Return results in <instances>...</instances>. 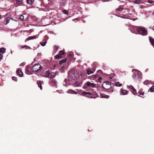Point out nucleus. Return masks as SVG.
I'll use <instances>...</instances> for the list:
<instances>
[{
    "instance_id": "1",
    "label": "nucleus",
    "mask_w": 154,
    "mask_h": 154,
    "mask_svg": "<svg viewBox=\"0 0 154 154\" xmlns=\"http://www.w3.org/2000/svg\"><path fill=\"white\" fill-rule=\"evenodd\" d=\"M42 68V66L39 64H35L33 65L32 67V71L37 73L40 72Z\"/></svg>"
},
{
    "instance_id": "2",
    "label": "nucleus",
    "mask_w": 154,
    "mask_h": 154,
    "mask_svg": "<svg viewBox=\"0 0 154 154\" xmlns=\"http://www.w3.org/2000/svg\"><path fill=\"white\" fill-rule=\"evenodd\" d=\"M137 31L139 34L143 35H147V31L144 27H139L137 29Z\"/></svg>"
},
{
    "instance_id": "3",
    "label": "nucleus",
    "mask_w": 154,
    "mask_h": 154,
    "mask_svg": "<svg viewBox=\"0 0 154 154\" xmlns=\"http://www.w3.org/2000/svg\"><path fill=\"white\" fill-rule=\"evenodd\" d=\"M82 94L83 96H85L89 98H95L97 97L96 94H92L90 92L83 91L82 92Z\"/></svg>"
},
{
    "instance_id": "4",
    "label": "nucleus",
    "mask_w": 154,
    "mask_h": 154,
    "mask_svg": "<svg viewBox=\"0 0 154 154\" xmlns=\"http://www.w3.org/2000/svg\"><path fill=\"white\" fill-rule=\"evenodd\" d=\"M133 78L136 80L140 81L142 77L141 74L138 72H134L133 75Z\"/></svg>"
},
{
    "instance_id": "5",
    "label": "nucleus",
    "mask_w": 154,
    "mask_h": 154,
    "mask_svg": "<svg viewBox=\"0 0 154 154\" xmlns=\"http://www.w3.org/2000/svg\"><path fill=\"white\" fill-rule=\"evenodd\" d=\"M102 86L103 88L106 90L109 89L111 87L110 82L106 81L103 84Z\"/></svg>"
},
{
    "instance_id": "6",
    "label": "nucleus",
    "mask_w": 154,
    "mask_h": 154,
    "mask_svg": "<svg viewBox=\"0 0 154 154\" xmlns=\"http://www.w3.org/2000/svg\"><path fill=\"white\" fill-rule=\"evenodd\" d=\"M65 53L63 51L61 50L59 51L58 54L55 56L54 59H57L62 57V55L64 54Z\"/></svg>"
},
{
    "instance_id": "7",
    "label": "nucleus",
    "mask_w": 154,
    "mask_h": 154,
    "mask_svg": "<svg viewBox=\"0 0 154 154\" xmlns=\"http://www.w3.org/2000/svg\"><path fill=\"white\" fill-rule=\"evenodd\" d=\"M26 72L28 75H30L32 74V72L31 71V66H27L26 69Z\"/></svg>"
},
{
    "instance_id": "8",
    "label": "nucleus",
    "mask_w": 154,
    "mask_h": 154,
    "mask_svg": "<svg viewBox=\"0 0 154 154\" xmlns=\"http://www.w3.org/2000/svg\"><path fill=\"white\" fill-rule=\"evenodd\" d=\"M86 84L88 87L93 88L96 87V84L94 83H91L89 82H86Z\"/></svg>"
},
{
    "instance_id": "9",
    "label": "nucleus",
    "mask_w": 154,
    "mask_h": 154,
    "mask_svg": "<svg viewBox=\"0 0 154 154\" xmlns=\"http://www.w3.org/2000/svg\"><path fill=\"white\" fill-rule=\"evenodd\" d=\"M82 84V81L76 82L75 83L72 84V85L74 87H80Z\"/></svg>"
},
{
    "instance_id": "10",
    "label": "nucleus",
    "mask_w": 154,
    "mask_h": 154,
    "mask_svg": "<svg viewBox=\"0 0 154 154\" xmlns=\"http://www.w3.org/2000/svg\"><path fill=\"white\" fill-rule=\"evenodd\" d=\"M120 94L122 95H125L128 94V91L125 90L123 89L122 88L120 90Z\"/></svg>"
},
{
    "instance_id": "11",
    "label": "nucleus",
    "mask_w": 154,
    "mask_h": 154,
    "mask_svg": "<svg viewBox=\"0 0 154 154\" xmlns=\"http://www.w3.org/2000/svg\"><path fill=\"white\" fill-rule=\"evenodd\" d=\"M37 35H35L32 36H29L25 40V42H26L27 41H28L29 40L33 39H35L36 38H37Z\"/></svg>"
},
{
    "instance_id": "12",
    "label": "nucleus",
    "mask_w": 154,
    "mask_h": 154,
    "mask_svg": "<svg viewBox=\"0 0 154 154\" xmlns=\"http://www.w3.org/2000/svg\"><path fill=\"white\" fill-rule=\"evenodd\" d=\"M130 28V30L133 33H134L135 32V30H136V27L135 26H130L129 27Z\"/></svg>"
},
{
    "instance_id": "13",
    "label": "nucleus",
    "mask_w": 154,
    "mask_h": 154,
    "mask_svg": "<svg viewBox=\"0 0 154 154\" xmlns=\"http://www.w3.org/2000/svg\"><path fill=\"white\" fill-rule=\"evenodd\" d=\"M100 97L101 98H108L109 97V96L108 95H106L104 94H100Z\"/></svg>"
},
{
    "instance_id": "14",
    "label": "nucleus",
    "mask_w": 154,
    "mask_h": 154,
    "mask_svg": "<svg viewBox=\"0 0 154 154\" xmlns=\"http://www.w3.org/2000/svg\"><path fill=\"white\" fill-rule=\"evenodd\" d=\"M17 75H19L20 77H21L23 76V72L20 69L17 70Z\"/></svg>"
},
{
    "instance_id": "15",
    "label": "nucleus",
    "mask_w": 154,
    "mask_h": 154,
    "mask_svg": "<svg viewBox=\"0 0 154 154\" xmlns=\"http://www.w3.org/2000/svg\"><path fill=\"white\" fill-rule=\"evenodd\" d=\"M42 82L40 81H38L37 82L38 86L40 88L41 90L42 89Z\"/></svg>"
},
{
    "instance_id": "16",
    "label": "nucleus",
    "mask_w": 154,
    "mask_h": 154,
    "mask_svg": "<svg viewBox=\"0 0 154 154\" xmlns=\"http://www.w3.org/2000/svg\"><path fill=\"white\" fill-rule=\"evenodd\" d=\"M68 93L69 94H77V92L76 91L71 89H69L68 90Z\"/></svg>"
},
{
    "instance_id": "17",
    "label": "nucleus",
    "mask_w": 154,
    "mask_h": 154,
    "mask_svg": "<svg viewBox=\"0 0 154 154\" xmlns=\"http://www.w3.org/2000/svg\"><path fill=\"white\" fill-rule=\"evenodd\" d=\"M138 93L139 94H140V95H143L144 94V92L143 91V89H140V90L138 91Z\"/></svg>"
},
{
    "instance_id": "18",
    "label": "nucleus",
    "mask_w": 154,
    "mask_h": 154,
    "mask_svg": "<svg viewBox=\"0 0 154 154\" xmlns=\"http://www.w3.org/2000/svg\"><path fill=\"white\" fill-rule=\"evenodd\" d=\"M6 51V49L2 48H0V53H2V54L4 53Z\"/></svg>"
},
{
    "instance_id": "19",
    "label": "nucleus",
    "mask_w": 154,
    "mask_h": 154,
    "mask_svg": "<svg viewBox=\"0 0 154 154\" xmlns=\"http://www.w3.org/2000/svg\"><path fill=\"white\" fill-rule=\"evenodd\" d=\"M67 60L66 59H63L59 61V64L60 65H61L62 64L65 63Z\"/></svg>"
},
{
    "instance_id": "20",
    "label": "nucleus",
    "mask_w": 154,
    "mask_h": 154,
    "mask_svg": "<svg viewBox=\"0 0 154 154\" xmlns=\"http://www.w3.org/2000/svg\"><path fill=\"white\" fill-rule=\"evenodd\" d=\"M87 73L88 75H89L93 73V71L91 70L90 69H88L87 70Z\"/></svg>"
},
{
    "instance_id": "21",
    "label": "nucleus",
    "mask_w": 154,
    "mask_h": 154,
    "mask_svg": "<svg viewBox=\"0 0 154 154\" xmlns=\"http://www.w3.org/2000/svg\"><path fill=\"white\" fill-rule=\"evenodd\" d=\"M50 74V72H49V70H47L45 72V76L47 77H48L49 76V74Z\"/></svg>"
},
{
    "instance_id": "22",
    "label": "nucleus",
    "mask_w": 154,
    "mask_h": 154,
    "mask_svg": "<svg viewBox=\"0 0 154 154\" xmlns=\"http://www.w3.org/2000/svg\"><path fill=\"white\" fill-rule=\"evenodd\" d=\"M27 3L30 5H32L33 4L34 0H27Z\"/></svg>"
},
{
    "instance_id": "23",
    "label": "nucleus",
    "mask_w": 154,
    "mask_h": 154,
    "mask_svg": "<svg viewBox=\"0 0 154 154\" xmlns=\"http://www.w3.org/2000/svg\"><path fill=\"white\" fill-rule=\"evenodd\" d=\"M150 82L148 80H145L143 84L145 85H147L150 84Z\"/></svg>"
},
{
    "instance_id": "24",
    "label": "nucleus",
    "mask_w": 154,
    "mask_h": 154,
    "mask_svg": "<svg viewBox=\"0 0 154 154\" xmlns=\"http://www.w3.org/2000/svg\"><path fill=\"white\" fill-rule=\"evenodd\" d=\"M132 93L135 95H137V93L136 91V90L134 89V88L132 90Z\"/></svg>"
},
{
    "instance_id": "25",
    "label": "nucleus",
    "mask_w": 154,
    "mask_h": 154,
    "mask_svg": "<svg viewBox=\"0 0 154 154\" xmlns=\"http://www.w3.org/2000/svg\"><path fill=\"white\" fill-rule=\"evenodd\" d=\"M115 85L116 86L120 87L122 85V84L120 83L119 82H117L115 83Z\"/></svg>"
},
{
    "instance_id": "26",
    "label": "nucleus",
    "mask_w": 154,
    "mask_h": 154,
    "mask_svg": "<svg viewBox=\"0 0 154 154\" xmlns=\"http://www.w3.org/2000/svg\"><path fill=\"white\" fill-rule=\"evenodd\" d=\"M149 90L151 92H154V86H152L150 88H149Z\"/></svg>"
},
{
    "instance_id": "27",
    "label": "nucleus",
    "mask_w": 154,
    "mask_h": 154,
    "mask_svg": "<svg viewBox=\"0 0 154 154\" xmlns=\"http://www.w3.org/2000/svg\"><path fill=\"white\" fill-rule=\"evenodd\" d=\"M134 3L136 4H139L141 3L140 0H136L134 1Z\"/></svg>"
},
{
    "instance_id": "28",
    "label": "nucleus",
    "mask_w": 154,
    "mask_h": 154,
    "mask_svg": "<svg viewBox=\"0 0 154 154\" xmlns=\"http://www.w3.org/2000/svg\"><path fill=\"white\" fill-rule=\"evenodd\" d=\"M57 82L55 80L52 79L51 81V83L54 85H56Z\"/></svg>"
},
{
    "instance_id": "29",
    "label": "nucleus",
    "mask_w": 154,
    "mask_h": 154,
    "mask_svg": "<svg viewBox=\"0 0 154 154\" xmlns=\"http://www.w3.org/2000/svg\"><path fill=\"white\" fill-rule=\"evenodd\" d=\"M97 77V75H92L91 79L94 80Z\"/></svg>"
},
{
    "instance_id": "30",
    "label": "nucleus",
    "mask_w": 154,
    "mask_h": 154,
    "mask_svg": "<svg viewBox=\"0 0 154 154\" xmlns=\"http://www.w3.org/2000/svg\"><path fill=\"white\" fill-rule=\"evenodd\" d=\"M123 9H124V8H123L119 7V8H117V9H116V10L117 11H122V10H123Z\"/></svg>"
},
{
    "instance_id": "31",
    "label": "nucleus",
    "mask_w": 154,
    "mask_h": 154,
    "mask_svg": "<svg viewBox=\"0 0 154 154\" xmlns=\"http://www.w3.org/2000/svg\"><path fill=\"white\" fill-rule=\"evenodd\" d=\"M62 12H63V13L65 14H68V11L65 10V9H63L62 11Z\"/></svg>"
},
{
    "instance_id": "32",
    "label": "nucleus",
    "mask_w": 154,
    "mask_h": 154,
    "mask_svg": "<svg viewBox=\"0 0 154 154\" xmlns=\"http://www.w3.org/2000/svg\"><path fill=\"white\" fill-rule=\"evenodd\" d=\"M106 90H107V91L109 92V93H111L113 91V90L112 88L110 89V88L109 89H106Z\"/></svg>"
},
{
    "instance_id": "33",
    "label": "nucleus",
    "mask_w": 154,
    "mask_h": 154,
    "mask_svg": "<svg viewBox=\"0 0 154 154\" xmlns=\"http://www.w3.org/2000/svg\"><path fill=\"white\" fill-rule=\"evenodd\" d=\"M19 18L20 20H23L24 19V17L23 15H20L19 16Z\"/></svg>"
},
{
    "instance_id": "34",
    "label": "nucleus",
    "mask_w": 154,
    "mask_h": 154,
    "mask_svg": "<svg viewBox=\"0 0 154 154\" xmlns=\"http://www.w3.org/2000/svg\"><path fill=\"white\" fill-rule=\"evenodd\" d=\"M46 43H47V42L46 41V42L40 43V44L42 46H44L45 45V44Z\"/></svg>"
},
{
    "instance_id": "35",
    "label": "nucleus",
    "mask_w": 154,
    "mask_h": 154,
    "mask_svg": "<svg viewBox=\"0 0 154 154\" xmlns=\"http://www.w3.org/2000/svg\"><path fill=\"white\" fill-rule=\"evenodd\" d=\"M128 87L129 88H130V89H132V90L134 88L133 86L131 85H129V86H128Z\"/></svg>"
},
{
    "instance_id": "36",
    "label": "nucleus",
    "mask_w": 154,
    "mask_h": 154,
    "mask_svg": "<svg viewBox=\"0 0 154 154\" xmlns=\"http://www.w3.org/2000/svg\"><path fill=\"white\" fill-rule=\"evenodd\" d=\"M12 79L13 80H14L15 81H17V78L15 77H12Z\"/></svg>"
},
{
    "instance_id": "37",
    "label": "nucleus",
    "mask_w": 154,
    "mask_h": 154,
    "mask_svg": "<svg viewBox=\"0 0 154 154\" xmlns=\"http://www.w3.org/2000/svg\"><path fill=\"white\" fill-rule=\"evenodd\" d=\"M22 2V1H17L16 2V3L17 4H19Z\"/></svg>"
},
{
    "instance_id": "38",
    "label": "nucleus",
    "mask_w": 154,
    "mask_h": 154,
    "mask_svg": "<svg viewBox=\"0 0 154 154\" xmlns=\"http://www.w3.org/2000/svg\"><path fill=\"white\" fill-rule=\"evenodd\" d=\"M102 79V77H100L98 79V82H101Z\"/></svg>"
},
{
    "instance_id": "39",
    "label": "nucleus",
    "mask_w": 154,
    "mask_h": 154,
    "mask_svg": "<svg viewBox=\"0 0 154 154\" xmlns=\"http://www.w3.org/2000/svg\"><path fill=\"white\" fill-rule=\"evenodd\" d=\"M97 65V63L95 62H94L93 63V66L94 67H95Z\"/></svg>"
},
{
    "instance_id": "40",
    "label": "nucleus",
    "mask_w": 154,
    "mask_h": 154,
    "mask_svg": "<svg viewBox=\"0 0 154 154\" xmlns=\"http://www.w3.org/2000/svg\"><path fill=\"white\" fill-rule=\"evenodd\" d=\"M10 20V19H7L6 21V23L5 24H6L8 23L9 22V21Z\"/></svg>"
},
{
    "instance_id": "41",
    "label": "nucleus",
    "mask_w": 154,
    "mask_h": 154,
    "mask_svg": "<svg viewBox=\"0 0 154 154\" xmlns=\"http://www.w3.org/2000/svg\"><path fill=\"white\" fill-rule=\"evenodd\" d=\"M3 56L2 54H0V60L2 59L3 57Z\"/></svg>"
},
{
    "instance_id": "42",
    "label": "nucleus",
    "mask_w": 154,
    "mask_h": 154,
    "mask_svg": "<svg viewBox=\"0 0 154 154\" xmlns=\"http://www.w3.org/2000/svg\"><path fill=\"white\" fill-rule=\"evenodd\" d=\"M95 67H94L92 69L93 71L94 72L95 71Z\"/></svg>"
},
{
    "instance_id": "43",
    "label": "nucleus",
    "mask_w": 154,
    "mask_h": 154,
    "mask_svg": "<svg viewBox=\"0 0 154 154\" xmlns=\"http://www.w3.org/2000/svg\"><path fill=\"white\" fill-rule=\"evenodd\" d=\"M60 4H61V5H65V2H63V3H60Z\"/></svg>"
},
{
    "instance_id": "44",
    "label": "nucleus",
    "mask_w": 154,
    "mask_h": 154,
    "mask_svg": "<svg viewBox=\"0 0 154 154\" xmlns=\"http://www.w3.org/2000/svg\"><path fill=\"white\" fill-rule=\"evenodd\" d=\"M68 56H69V57H72V54H68Z\"/></svg>"
},
{
    "instance_id": "45",
    "label": "nucleus",
    "mask_w": 154,
    "mask_h": 154,
    "mask_svg": "<svg viewBox=\"0 0 154 154\" xmlns=\"http://www.w3.org/2000/svg\"><path fill=\"white\" fill-rule=\"evenodd\" d=\"M54 48L55 49H56V50H57L58 48V47L57 46H55V47H54Z\"/></svg>"
},
{
    "instance_id": "46",
    "label": "nucleus",
    "mask_w": 154,
    "mask_h": 154,
    "mask_svg": "<svg viewBox=\"0 0 154 154\" xmlns=\"http://www.w3.org/2000/svg\"><path fill=\"white\" fill-rule=\"evenodd\" d=\"M25 63L24 62V63H21L20 64V66H22L23 65H25Z\"/></svg>"
},
{
    "instance_id": "47",
    "label": "nucleus",
    "mask_w": 154,
    "mask_h": 154,
    "mask_svg": "<svg viewBox=\"0 0 154 154\" xmlns=\"http://www.w3.org/2000/svg\"><path fill=\"white\" fill-rule=\"evenodd\" d=\"M55 76V75H51V78H53Z\"/></svg>"
},
{
    "instance_id": "48",
    "label": "nucleus",
    "mask_w": 154,
    "mask_h": 154,
    "mask_svg": "<svg viewBox=\"0 0 154 154\" xmlns=\"http://www.w3.org/2000/svg\"><path fill=\"white\" fill-rule=\"evenodd\" d=\"M148 2L150 3H152L153 2V1H152L149 0Z\"/></svg>"
},
{
    "instance_id": "49",
    "label": "nucleus",
    "mask_w": 154,
    "mask_h": 154,
    "mask_svg": "<svg viewBox=\"0 0 154 154\" xmlns=\"http://www.w3.org/2000/svg\"><path fill=\"white\" fill-rule=\"evenodd\" d=\"M103 2H108L109 1V0H102Z\"/></svg>"
},
{
    "instance_id": "50",
    "label": "nucleus",
    "mask_w": 154,
    "mask_h": 154,
    "mask_svg": "<svg viewBox=\"0 0 154 154\" xmlns=\"http://www.w3.org/2000/svg\"><path fill=\"white\" fill-rule=\"evenodd\" d=\"M28 47V46H26V45H25L23 46L22 47V48H23L24 47Z\"/></svg>"
},
{
    "instance_id": "51",
    "label": "nucleus",
    "mask_w": 154,
    "mask_h": 154,
    "mask_svg": "<svg viewBox=\"0 0 154 154\" xmlns=\"http://www.w3.org/2000/svg\"><path fill=\"white\" fill-rule=\"evenodd\" d=\"M97 72H102L101 70H98Z\"/></svg>"
},
{
    "instance_id": "52",
    "label": "nucleus",
    "mask_w": 154,
    "mask_h": 154,
    "mask_svg": "<svg viewBox=\"0 0 154 154\" xmlns=\"http://www.w3.org/2000/svg\"><path fill=\"white\" fill-rule=\"evenodd\" d=\"M152 29H153V30H154V26L152 27Z\"/></svg>"
},
{
    "instance_id": "53",
    "label": "nucleus",
    "mask_w": 154,
    "mask_h": 154,
    "mask_svg": "<svg viewBox=\"0 0 154 154\" xmlns=\"http://www.w3.org/2000/svg\"><path fill=\"white\" fill-rule=\"evenodd\" d=\"M1 15H0V19H1Z\"/></svg>"
}]
</instances>
